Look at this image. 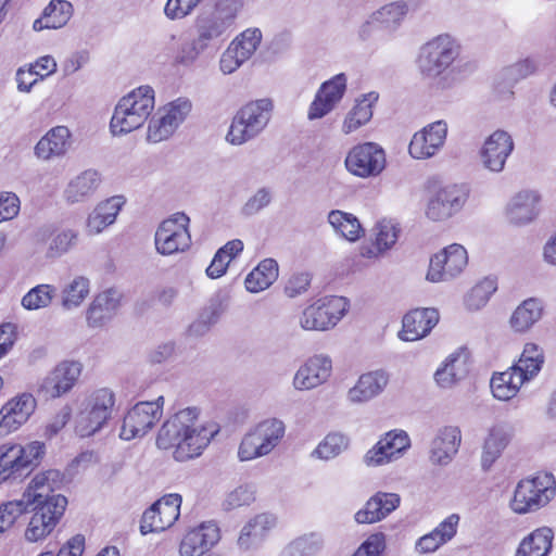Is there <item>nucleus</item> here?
<instances>
[{"label": "nucleus", "mask_w": 556, "mask_h": 556, "mask_svg": "<svg viewBox=\"0 0 556 556\" xmlns=\"http://www.w3.org/2000/svg\"><path fill=\"white\" fill-rule=\"evenodd\" d=\"M121 303L122 293L115 289L98 293L86 312L88 326L100 328L106 325L118 312Z\"/></svg>", "instance_id": "obj_26"}, {"label": "nucleus", "mask_w": 556, "mask_h": 556, "mask_svg": "<svg viewBox=\"0 0 556 556\" xmlns=\"http://www.w3.org/2000/svg\"><path fill=\"white\" fill-rule=\"evenodd\" d=\"M56 296V288L53 285L40 283L31 288L21 301L27 311H37L49 307Z\"/></svg>", "instance_id": "obj_49"}, {"label": "nucleus", "mask_w": 556, "mask_h": 556, "mask_svg": "<svg viewBox=\"0 0 556 556\" xmlns=\"http://www.w3.org/2000/svg\"><path fill=\"white\" fill-rule=\"evenodd\" d=\"M273 109V101L267 98L244 104L236 113L226 140L231 144L240 146L256 138L267 127Z\"/></svg>", "instance_id": "obj_7"}, {"label": "nucleus", "mask_w": 556, "mask_h": 556, "mask_svg": "<svg viewBox=\"0 0 556 556\" xmlns=\"http://www.w3.org/2000/svg\"><path fill=\"white\" fill-rule=\"evenodd\" d=\"M154 109V90L140 86L124 96L115 106L110 128L114 136L129 134L140 128Z\"/></svg>", "instance_id": "obj_4"}, {"label": "nucleus", "mask_w": 556, "mask_h": 556, "mask_svg": "<svg viewBox=\"0 0 556 556\" xmlns=\"http://www.w3.org/2000/svg\"><path fill=\"white\" fill-rule=\"evenodd\" d=\"M191 102L185 98H178L173 102L166 104L159 112L165 116L174 127H178L188 116L191 111Z\"/></svg>", "instance_id": "obj_55"}, {"label": "nucleus", "mask_w": 556, "mask_h": 556, "mask_svg": "<svg viewBox=\"0 0 556 556\" xmlns=\"http://www.w3.org/2000/svg\"><path fill=\"white\" fill-rule=\"evenodd\" d=\"M241 5V0H220L216 10L210 16L201 20L198 39L185 46L184 52L188 54L184 56V60H194L207 41L223 36L232 26Z\"/></svg>", "instance_id": "obj_9"}, {"label": "nucleus", "mask_w": 556, "mask_h": 556, "mask_svg": "<svg viewBox=\"0 0 556 556\" xmlns=\"http://www.w3.org/2000/svg\"><path fill=\"white\" fill-rule=\"evenodd\" d=\"M83 366L79 362L59 363L38 383L37 392L45 399H58L68 393L77 383Z\"/></svg>", "instance_id": "obj_15"}, {"label": "nucleus", "mask_w": 556, "mask_h": 556, "mask_svg": "<svg viewBox=\"0 0 556 556\" xmlns=\"http://www.w3.org/2000/svg\"><path fill=\"white\" fill-rule=\"evenodd\" d=\"M447 136V124L437 121L415 132L408 152L416 160H427L434 156L444 146Z\"/></svg>", "instance_id": "obj_19"}, {"label": "nucleus", "mask_w": 556, "mask_h": 556, "mask_svg": "<svg viewBox=\"0 0 556 556\" xmlns=\"http://www.w3.org/2000/svg\"><path fill=\"white\" fill-rule=\"evenodd\" d=\"M125 204L126 199L123 195H113L99 202L87 217V233L91 236L99 235L112 226Z\"/></svg>", "instance_id": "obj_29"}, {"label": "nucleus", "mask_w": 556, "mask_h": 556, "mask_svg": "<svg viewBox=\"0 0 556 556\" xmlns=\"http://www.w3.org/2000/svg\"><path fill=\"white\" fill-rule=\"evenodd\" d=\"M101 181L99 172L86 169L70 180L64 191L65 198L72 203L84 201L97 191Z\"/></svg>", "instance_id": "obj_37"}, {"label": "nucleus", "mask_w": 556, "mask_h": 556, "mask_svg": "<svg viewBox=\"0 0 556 556\" xmlns=\"http://www.w3.org/2000/svg\"><path fill=\"white\" fill-rule=\"evenodd\" d=\"M543 304L538 299H527L514 311L510 317V327L516 332L530 330L543 315Z\"/></svg>", "instance_id": "obj_41"}, {"label": "nucleus", "mask_w": 556, "mask_h": 556, "mask_svg": "<svg viewBox=\"0 0 556 556\" xmlns=\"http://www.w3.org/2000/svg\"><path fill=\"white\" fill-rule=\"evenodd\" d=\"M220 540V530L213 521H204L189 528L179 543L180 556H203Z\"/></svg>", "instance_id": "obj_18"}, {"label": "nucleus", "mask_w": 556, "mask_h": 556, "mask_svg": "<svg viewBox=\"0 0 556 556\" xmlns=\"http://www.w3.org/2000/svg\"><path fill=\"white\" fill-rule=\"evenodd\" d=\"M410 446V440L403 430L386 433L364 456L368 466H380L397 459Z\"/></svg>", "instance_id": "obj_21"}, {"label": "nucleus", "mask_w": 556, "mask_h": 556, "mask_svg": "<svg viewBox=\"0 0 556 556\" xmlns=\"http://www.w3.org/2000/svg\"><path fill=\"white\" fill-rule=\"evenodd\" d=\"M262 41V33L258 28H249L241 33L230 43L236 48L241 60L248 61L256 51Z\"/></svg>", "instance_id": "obj_52"}, {"label": "nucleus", "mask_w": 556, "mask_h": 556, "mask_svg": "<svg viewBox=\"0 0 556 556\" xmlns=\"http://www.w3.org/2000/svg\"><path fill=\"white\" fill-rule=\"evenodd\" d=\"M90 280L85 276H75L64 283L61 290V306L74 311L83 305L90 294Z\"/></svg>", "instance_id": "obj_42"}, {"label": "nucleus", "mask_w": 556, "mask_h": 556, "mask_svg": "<svg viewBox=\"0 0 556 556\" xmlns=\"http://www.w3.org/2000/svg\"><path fill=\"white\" fill-rule=\"evenodd\" d=\"M73 143L72 132L66 126L51 128L35 146V155L43 161L64 156Z\"/></svg>", "instance_id": "obj_31"}, {"label": "nucleus", "mask_w": 556, "mask_h": 556, "mask_svg": "<svg viewBox=\"0 0 556 556\" xmlns=\"http://www.w3.org/2000/svg\"><path fill=\"white\" fill-rule=\"evenodd\" d=\"M407 5L404 2H391L375 11L368 24L380 30L392 33L401 25L407 14Z\"/></svg>", "instance_id": "obj_40"}, {"label": "nucleus", "mask_w": 556, "mask_h": 556, "mask_svg": "<svg viewBox=\"0 0 556 556\" xmlns=\"http://www.w3.org/2000/svg\"><path fill=\"white\" fill-rule=\"evenodd\" d=\"M349 302L343 296H324L304 308L300 316V326L308 331L332 329L346 314Z\"/></svg>", "instance_id": "obj_11"}, {"label": "nucleus", "mask_w": 556, "mask_h": 556, "mask_svg": "<svg viewBox=\"0 0 556 556\" xmlns=\"http://www.w3.org/2000/svg\"><path fill=\"white\" fill-rule=\"evenodd\" d=\"M278 278V264L273 258L262 261L245 278L249 292L257 293L270 287Z\"/></svg>", "instance_id": "obj_43"}, {"label": "nucleus", "mask_w": 556, "mask_h": 556, "mask_svg": "<svg viewBox=\"0 0 556 556\" xmlns=\"http://www.w3.org/2000/svg\"><path fill=\"white\" fill-rule=\"evenodd\" d=\"M544 364V353L538 344L529 342L525 345L518 362L511 366L527 381L533 379Z\"/></svg>", "instance_id": "obj_47"}, {"label": "nucleus", "mask_w": 556, "mask_h": 556, "mask_svg": "<svg viewBox=\"0 0 556 556\" xmlns=\"http://www.w3.org/2000/svg\"><path fill=\"white\" fill-rule=\"evenodd\" d=\"M285 431L281 420H263L242 439L238 450L239 459L247 462L268 455L280 443Z\"/></svg>", "instance_id": "obj_10"}, {"label": "nucleus", "mask_w": 556, "mask_h": 556, "mask_svg": "<svg viewBox=\"0 0 556 556\" xmlns=\"http://www.w3.org/2000/svg\"><path fill=\"white\" fill-rule=\"evenodd\" d=\"M467 200V192L463 187L453 185L440 189L430 198L426 215L431 220H444L458 212Z\"/></svg>", "instance_id": "obj_23"}, {"label": "nucleus", "mask_w": 556, "mask_h": 556, "mask_svg": "<svg viewBox=\"0 0 556 556\" xmlns=\"http://www.w3.org/2000/svg\"><path fill=\"white\" fill-rule=\"evenodd\" d=\"M78 233L75 230L66 229L59 233H56L48 249V256L49 257H59L66 253L77 241Z\"/></svg>", "instance_id": "obj_57"}, {"label": "nucleus", "mask_w": 556, "mask_h": 556, "mask_svg": "<svg viewBox=\"0 0 556 556\" xmlns=\"http://www.w3.org/2000/svg\"><path fill=\"white\" fill-rule=\"evenodd\" d=\"M202 1L203 0H167L164 13L169 20H181L191 14Z\"/></svg>", "instance_id": "obj_59"}, {"label": "nucleus", "mask_w": 556, "mask_h": 556, "mask_svg": "<svg viewBox=\"0 0 556 556\" xmlns=\"http://www.w3.org/2000/svg\"><path fill=\"white\" fill-rule=\"evenodd\" d=\"M399 233L400 228L396 223L383 219L376 226V242L386 252L395 244Z\"/></svg>", "instance_id": "obj_56"}, {"label": "nucleus", "mask_w": 556, "mask_h": 556, "mask_svg": "<svg viewBox=\"0 0 556 556\" xmlns=\"http://www.w3.org/2000/svg\"><path fill=\"white\" fill-rule=\"evenodd\" d=\"M20 212V199L12 192L0 193V222L14 218Z\"/></svg>", "instance_id": "obj_62"}, {"label": "nucleus", "mask_w": 556, "mask_h": 556, "mask_svg": "<svg viewBox=\"0 0 556 556\" xmlns=\"http://www.w3.org/2000/svg\"><path fill=\"white\" fill-rule=\"evenodd\" d=\"M459 42L447 34L439 35L420 49L416 60L420 75L427 79H435L445 73L460 54Z\"/></svg>", "instance_id": "obj_8"}, {"label": "nucleus", "mask_w": 556, "mask_h": 556, "mask_svg": "<svg viewBox=\"0 0 556 556\" xmlns=\"http://www.w3.org/2000/svg\"><path fill=\"white\" fill-rule=\"evenodd\" d=\"M276 526V517L271 514H260L250 519L241 529L237 544L241 551L257 547L268 531Z\"/></svg>", "instance_id": "obj_34"}, {"label": "nucleus", "mask_w": 556, "mask_h": 556, "mask_svg": "<svg viewBox=\"0 0 556 556\" xmlns=\"http://www.w3.org/2000/svg\"><path fill=\"white\" fill-rule=\"evenodd\" d=\"M346 90V77L338 74L325 81L318 89L308 109V119H319L330 113L342 99Z\"/></svg>", "instance_id": "obj_25"}, {"label": "nucleus", "mask_w": 556, "mask_h": 556, "mask_svg": "<svg viewBox=\"0 0 556 556\" xmlns=\"http://www.w3.org/2000/svg\"><path fill=\"white\" fill-rule=\"evenodd\" d=\"M458 523L459 516L452 514L440 522L430 533L437 538V542L442 546L455 536Z\"/></svg>", "instance_id": "obj_60"}, {"label": "nucleus", "mask_w": 556, "mask_h": 556, "mask_svg": "<svg viewBox=\"0 0 556 556\" xmlns=\"http://www.w3.org/2000/svg\"><path fill=\"white\" fill-rule=\"evenodd\" d=\"M163 405V396L134 405L124 417L119 437L129 441L146 435L161 420Z\"/></svg>", "instance_id": "obj_12"}, {"label": "nucleus", "mask_w": 556, "mask_h": 556, "mask_svg": "<svg viewBox=\"0 0 556 556\" xmlns=\"http://www.w3.org/2000/svg\"><path fill=\"white\" fill-rule=\"evenodd\" d=\"M386 153L375 142L358 143L348 152L344 165L346 170L359 178H369L380 175L386 167Z\"/></svg>", "instance_id": "obj_14"}, {"label": "nucleus", "mask_w": 556, "mask_h": 556, "mask_svg": "<svg viewBox=\"0 0 556 556\" xmlns=\"http://www.w3.org/2000/svg\"><path fill=\"white\" fill-rule=\"evenodd\" d=\"M195 407L180 409L168 418L159 430L156 444L162 450H173V457L186 462L200 456L218 433L215 422H202Z\"/></svg>", "instance_id": "obj_2"}, {"label": "nucleus", "mask_w": 556, "mask_h": 556, "mask_svg": "<svg viewBox=\"0 0 556 556\" xmlns=\"http://www.w3.org/2000/svg\"><path fill=\"white\" fill-rule=\"evenodd\" d=\"M497 283L493 278H484L479 281L465 298V304L469 309H479L484 306L491 295L496 291Z\"/></svg>", "instance_id": "obj_51"}, {"label": "nucleus", "mask_w": 556, "mask_h": 556, "mask_svg": "<svg viewBox=\"0 0 556 556\" xmlns=\"http://www.w3.org/2000/svg\"><path fill=\"white\" fill-rule=\"evenodd\" d=\"M468 372V355L465 351L451 354L443 366L434 374V379L441 388H451Z\"/></svg>", "instance_id": "obj_38"}, {"label": "nucleus", "mask_w": 556, "mask_h": 556, "mask_svg": "<svg viewBox=\"0 0 556 556\" xmlns=\"http://www.w3.org/2000/svg\"><path fill=\"white\" fill-rule=\"evenodd\" d=\"M386 548V535L375 533L361 544L352 556H380Z\"/></svg>", "instance_id": "obj_61"}, {"label": "nucleus", "mask_w": 556, "mask_h": 556, "mask_svg": "<svg viewBox=\"0 0 556 556\" xmlns=\"http://www.w3.org/2000/svg\"><path fill=\"white\" fill-rule=\"evenodd\" d=\"M377 100L378 94L374 92L368 93L358 100L344 118L342 125L343 134H352L367 124L372 117V104Z\"/></svg>", "instance_id": "obj_45"}, {"label": "nucleus", "mask_w": 556, "mask_h": 556, "mask_svg": "<svg viewBox=\"0 0 556 556\" xmlns=\"http://www.w3.org/2000/svg\"><path fill=\"white\" fill-rule=\"evenodd\" d=\"M116 395L109 388L93 390L81 400L75 414V432L88 438L100 431L111 419Z\"/></svg>", "instance_id": "obj_5"}, {"label": "nucleus", "mask_w": 556, "mask_h": 556, "mask_svg": "<svg viewBox=\"0 0 556 556\" xmlns=\"http://www.w3.org/2000/svg\"><path fill=\"white\" fill-rule=\"evenodd\" d=\"M349 446V439L338 432L329 433L325 437V439L317 445V447L313 452V456L329 460L331 458L337 457Z\"/></svg>", "instance_id": "obj_50"}, {"label": "nucleus", "mask_w": 556, "mask_h": 556, "mask_svg": "<svg viewBox=\"0 0 556 556\" xmlns=\"http://www.w3.org/2000/svg\"><path fill=\"white\" fill-rule=\"evenodd\" d=\"M510 439L511 430L506 425L497 424L489 429L481 454V465L484 470H488L502 455Z\"/></svg>", "instance_id": "obj_35"}, {"label": "nucleus", "mask_w": 556, "mask_h": 556, "mask_svg": "<svg viewBox=\"0 0 556 556\" xmlns=\"http://www.w3.org/2000/svg\"><path fill=\"white\" fill-rule=\"evenodd\" d=\"M62 482L59 470L36 473L24 491L25 511L31 507V516L24 531L27 542L46 540L61 521L67 506V498L56 493Z\"/></svg>", "instance_id": "obj_1"}, {"label": "nucleus", "mask_w": 556, "mask_h": 556, "mask_svg": "<svg viewBox=\"0 0 556 556\" xmlns=\"http://www.w3.org/2000/svg\"><path fill=\"white\" fill-rule=\"evenodd\" d=\"M541 197L538 192L523 190L511 198L506 207L509 223L525 225L536 218L540 212Z\"/></svg>", "instance_id": "obj_32"}, {"label": "nucleus", "mask_w": 556, "mask_h": 556, "mask_svg": "<svg viewBox=\"0 0 556 556\" xmlns=\"http://www.w3.org/2000/svg\"><path fill=\"white\" fill-rule=\"evenodd\" d=\"M328 223L334 232L348 241H357L364 236V229L358 218L352 213L333 210L328 214Z\"/></svg>", "instance_id": "obj_44"}, {"label": "nucleus", "mask_w": 556, "mask_h": 556, "mask_svg": "<svg viewBox=\"0 0 556 556\" xmlns=\"http://www.w3.org/2000/svg\"><path fill=\"white\" fill-rule=\"evenodd\" d=\"M175 130L174 124L159 112L149 122L147 139L150 142L157 143L168 139Z\"/></svg>", "instance_id": "obj_54"}, {"label": "nucleus", "mask_w": 556, "mask_h": 556, "mask_svg": "<svg viewBox=\"0 0 556 556\" xmlns=\"http://www.w3.org/2000/svg\"><path fill=\"white\" fill-rule=\"evenodd\" d=\"M514 147L513 137L507 131L495 130L484 140L479 151L480 162L488 170L501 173Z\"/></svg>", "instance_id": "obj_20"}, {"label": "nucleus", "mask_w": 556, "mask_h": 556, "mask_svg": "<svg viewBox=\"0 0 556 556\" xmlns=\"http://www.w3.org/2000/svg\"><path fill=\"white\" fill-rule=\"evenodd\" d=\"M439 321V312L434 308L413 309L402 321L399 337L403 341H416L426 337Z\"/></svg>", "instance_id": "obj_30"}, {"label": "nucleus", "mask_w": 556, "mask_h": 556, "mask_svg": "<svg viewBox=\"0 0 556 556\" xmlns=\"http://www.w3.org/2000/svg\"><path fill=\"white\" fill-rule=\"evenodd\" d=\"M332 372V361L326 354H315L299 367L293 378L296 390H312L328 381Z\"/></svg>", "instance_id": "obj_24"}, {"label": "nucleus", "mask_w": 556, "mask_h": 556, "mask_svg": "<svg viewBox=\"0 0 556 556\" xmlns=\"http://www.w3.org/2000/svg\"><path fill=\"white\" fill-rule=\"evenodd\" d=\"M255 500V491L251 485H239L230 491L225 501L226 509H235L241 506L250 505Z\"/></svg>", "instance_id": "obj_58"}, {"label": "nucleus", "mask_w": 556, "mask_h": 556, "mask_svg": "<svg viewBox=\"0 0 556 556\" xmlns=\"http://www.w3.org/2000/svg\"><path fill=\"white\" fill-rule=\"evenodd\" d=\"M554 532L549 527H541L525 536L515 556H547L553 547Z\"/></svg>", "instance_id": "obj_39"}, {"label": "nucleus", "mask_w": 556, "mask_h": 556, "mask_svg": "<svg viewBox=\"0 0 556 556\" xmlns=\"http://www.w3.org/2000/svg\"><path fill=\"white\" fill-rule=\"evenodd\" d=\"M181 496L168 494L156 501L142 516L140 530L143 534L169 529L180 516Z\"/></svg>", "instance_id": "obj_16"}, {"label": "nucleus", "mask_w": 556, "mask_h": 556, "mask_svg": "<svg viewBox=\"0 0 556 556\" xmlns=\"http://www.w3.org/2000/svg\"><path fill=\"white\" fill-rule=\"evenodd\" d=\"M401 498L395 493L378 492L370 497L364 508L355 514L358 523H375L384 519L400 505Z\"/></svg>", "instance_id": "obj_33"}, {"label": "nucleus", "mask_w": 556, "mask_h": 556, "mask_svg": "<svg viewBox=\"0 0 556 556\" xmlns=\"http://www.w3.org/2000/svg\"><path fill=\"white\" fill-rule=\"evenodd\" d=\"M56 62L51 55H43L39 58L29 67V76H37L40 79L48 77L56 72Z\"/></svg>", "instance_id": "obj_63"}, {"label": "nucleus", "mask_w": 556, "mask_h": 556, "mask_svg": "<svg viewBox=\"0 0 556 556\" xmlns=\"http://www.w3.org/2000/svg\"><path fill=\"white\" fill-rule=\"evenodd\" d=\"M25 513L24 494L20 500L8 501L0 504V534L10 530L16 520Z\"/></svg>", "instance_id": "obj_53"}, {"label": "nucleus", "mask_w": 556, "mask_h": 556, "mask_svg": "<svg viewBox=\"0 0 556 556\" xmlns=\"http://www.w3.org/2000/svg\"><path fill=\"white\" fill-rule=\"evenodd\" d=\"M527 380L513 367L508 370L496 374L491 379L493 395L501 401H508L516 396L520 387Z\"/></svg>", "instance_id": "obj_46"}, {"label": "nucleus", "mask_w": 556, "mask_h": 556, "mask_svg": "<svg viewBox=\"0 0 556 556\" xmlns=\"http://www.w3.org/2000/svg\"><path fill=\"white\" fill-rule=\"evenodd\" d=\"M389 383V374L378 369L362 374L356 383L349 389L346 399L352 404H363L383 392Z\"/></svg>", "instance_id": "obj_28"}, {"label": "nucleus", "mask_w": 556, "mask_h": 556, "mask_svg": "<svg viewBox=\"0 0 556 556\" xmlns=\"http://www.w3.org/2000/svg\"><path fill=\"white\" fill-rule=\"evenodd\" d=\"M189 223V217L180 212L163 220L155 232L156 251L162 255H173L186 251L191 244Z\"/></svg>", "instance_id": "obj_13"}, {"label": "nucleus", "mask_w": 556, "mask_h": 556, "mask_svg": "<svg viewBox=\"0 0 556 556\" xmlns=\"http://www.w3.org/2000/svg\"><path fill=\"white\" fill-rule=\"evenodd\" d=\"M324 547V539L317 532H311L290 542L279 556H315Z\"/></svg>", "instance_id": "obj_48"}, {"label": "nucleus", "mask_w": 556, "mask_h": 556, "mask_svg": "<svg viewBox=\"0 0 556 556\" xmlns=\"http://www.w3.org/2000/svg\"><path fill=\"white\" fill-rule=\"evenodd\" d=\"M468 263L466 249L453 243L437 253L431 260L427 279L431 282L444 281L459 275Z\"/></svg>", "instance_id": "obj_17"}, {"label": "nucleus", "mask_w": 556, "mask_h": 556, "mask_svg": "<svg viewBox=\"0 0 556 556\" xmlns=\"http://www.w3.org/2000/svg\"><path fill=\"white\" fill-rule=\"evenodd\" d=\"M245 61L241 60L238 52H236V48L229 47L225 50V52L220 56L219 67L224 74H232L236 72Z\"/></svg>", "instance_id": "obj_64"}, {"label": "nucleus", "mask_w": 556, "mask_h": 556, "mask_svg": "<svg viewBox=\"0 0 556 556\" xmlns=\"http://www.w3.org/2000/svg\"><path fill=\"white\" fill-rule=\"evenodd\" d=\"M462 443V431L456 426L441 428L433 438L429 458L434 465H447L456 456Z\"/></svg>", "instance_id": "obj_27"}, {"label": "nucleus", "mask_w": 556, "mask_h": 556, "mask_svg": "<svg viewBox=\"0 0 556 556\" xmlns=\"http://www.w3.org/2000/svg\"><path fill=\"white\" fill-rule=\"evenodd\" d=\"M36 399L30 393H22L8 401L0 409V437L20 429L34 414Z\"/></svg>", "instance_id": "obj_22"}, {"label": "nucleus", "mask_w": 556, "mask_h": 556, "mask_svg": "<svg viewBox=\"0 0 556 556\" xmlns=\"http://www.w3.org/2000/svg\"><path fill=\"white\" fill-rule=\"evenodd\" d=\"M46 444L30 441L25 444L7 442L0 445V485L28 477L42 462Z\"/></svg>", "instance_id": "obj_3"}, {"label": "nucleus", "mask_w": 556, "mask_h": 556, "mask_svg": "<svg viewBox=\"0 0 556 556\" xmlns=\"http://www.w3.org/2000/svg\"><path fill=\"white\" fill-rule=\"evenodd\" d=\"M556 494V479L551 472H538L521 479L509 502L510 509L526 515L545 507Z\"/></svg>", "instance_id": "obj_6"}, {"label": "nucleus", "mask_w": 556, "mask_h": 556, "mask_svg": "<svg viewBox=\"0 0 556 556\" xmlns=\"http://www.w3.org/2000/svg\"><path fill=\"white\" fill-rule=\"evenodd\" d=\"M73 5L66 0H51L42 15L35 20L33 28L36 31L58 29L67 24L73 15Z\"/></svg>", "instance_id": "obj_36"}]
</instances>
